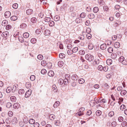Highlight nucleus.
<instances>
[{
	"instance_id": "obj_21",
	"label": "nucleus",
	"mask_w": 127,
	"mask_h": 127,
	"mask_svg": "<svg viewBox=\"0 0 127 127\" xmlns=\"http://www.w3.org/2000/svg\"><path fill=\"white\" fill-rule=\"evenodd\" d=\"M127 93V92L125 90H124L121 91L120 94L124 96L126 95Z\"/></svg>"
},
{
	"instance_id": "obj_57",
	"label": "nucleus",
	"mask_w": 127,
	"mask_h": 127,
	"mask_svg": "<svg viewBox=\"0 0 127 127\" xmlns=\"http://www.w3.org/2000/svg\"><path fill=\"white\" fill-rule=\"evenodd\" d=\"M78 49V48L77 47H75L73 48L72 50L73 52H76L77 51Z\"/></svg>"
},
{
	"instance_id": "obj_34",
	"label": "nucleus",
	"mask_w": 127,
	"mask_h": 127,
	"mask_svg": "<svg viewBox=\"0 0 127 127\" xmlns=\"http://www.w3.org/2000/svg\"><path fill=\"white\" fill-rule=\"evenodd\" d=\"M65 78L67 79L68 80H70V75L68 74H66L64 76Z\"/></svg>"
},
{
	"instance_id": "obj_20",
	"label": "nucleus",
	"mask_w": 127,
	"mask_h": 127,
	"mask_svg": "<svg viewBox=\"0 0 127 127\" xmlns=\"http://www.w3.org/2000/svg\"><path fill=\"white\" fill-rule=\"evenodd\" d=\"M8 24L7 21L6 20H3L2 23L1 25L4 26H5Z\"/></svg>"
},
{
	"instance_id": "obj_59",
	"label": "nucleus",
	"mask_w": 127,
	"mask_h": 127,
	"mask_svg": "<svg viewBox=\"0 0 127 127\" xmlns=\"http://www.w3.org/2000/svg\"><path fill=\"white\" fill-rule=\"evenodd\" d=\"M103 67L101 65H99L97 67L98 69L100 71H102L103 69Z\"/></svg>"
},
{
	"instance_id": "obj_13",
	"label": "nucleus",
	"mask_w": 127,
	"mask_h": 127,
	"mask_svg": "<svg viewBox=\"0 0 127 127\" xmlns=\"http://www.w3.org/2000/svg\"><path fill=\"white\" fill-rule=\"evenodd\" d=\"M24 122L25 124H27L29 122V120L28 118L26 116L24 117L23 118Z\"/></svg>"
},
{
	"instance_id": "obj_19",
	"label": "nucleus",
	"mask_w": 127,
	"mask_h": 127,
	"mask_svg": "<svg viewBox=\"0 0 127 127\" xmlns=\"http://www.w3.org/2000/svg\"><path fill=\"white\" fill-rule=\"evenodd\" d=\"M88 17L90 19H93L95 18V15L91 13L89 14L88 15Z\"/></svg>"
},
{
	"instance_id": "obj_45",
	"label": "nucleus",
	"mask_w": 127,
	"mask_h": 127,
	"mask_svg": "<svg viewBox=\"0 0 127 127\" xmlns=\"http://www.w3.org/2000/svg\"><path fill=\"white\" fill-rule=\"evenodd\" d=\"M75 21L77 23H79L82 21V20L80 18H77L76 19Z\"/></svg>"
},
{
	"instance_id": "obj_60",
	"label": "nucleus",
	"mask_w": 127,
	"mask_h": 127,
	"mask_svg": "<svg viewBox=\"0 0 127 127\" xmlns=\"http://www.w3.org/2000/svg\"><path fill=\"white\" fill-rule=\"evenodd\" d=\"M27 26L26 24L23 23L20 26V27L21 28H25Z\"/></svg>"
},
{
	"instance_id": "obj_37",
	"label": "nucleus",
	"mask_w": 127,
	"mask_h": 127,
	"mask_svg": "<svg viewBox=\"0 0 127 127\" xmlns=\"http://www.w3.org/2000/svg\"><path fill=\"white\" fill-rule=\"evenodd\" d=\"M101 112L100 111L98 110L96 111V114L97 116H99L101 115Z\"/></svg>"
},
{
	"instance_id": "obj_42",
	"label": "nucleus",
	"mask_w": 127,
	"mask_h": 127,
	"mask_svg": "<svg viewBox=\"0 0 127 127\" xmlns=\"http://www.w3.org/2000/svg\"><path fill=\"white\" fill-rule=\"evenodd\" d=\"M108 51L109 53H112L113 51V49L112 47H110L108 48Z\"/></svg>"
},
{
	"instance_id": "obj_55",
	"label": "nucleus",
	"mask_w": 127,
	"mask_h": 127,
	"mask_svg": "<svg viewBox=\"0 0 127 127\" xmlns=\"http://www.w3.org/2000/svg\"><path fill=\"white\" fill-rule=\"evenodd\" d=\"M36 39L34 38H32L31 39V42L32 43H35L36 42Z\"/></svg>"
},
{
	"instance_id": "obj_17",
	"label": "nucleus",
	"mask_w": 127,
	"mask_h": 127,
	"mask_svg": "<svg viewBox=\"0 0 127 127\" xmlns=\"http://www.w3.org/2000/svg\"><path fill=\"white\" fill-rule=\"evenodd\" d=\"M60 102L59 101H56L53 105V107L54 108H56L57 106H58L60 104Z\"/></svg>"
},
{
	"instance_id": "obj_25",
	"label": "nucleus",
	"mask_w": 127,
	"mask_h": 127,
	"mask_svg": "<svg viewBox=\"0 0 127 127\" xmlns=\"http://www.w3.org/2000/svg\"><path fill=\"white\" fill-rule=\"evenodd\" d=\"M64 64V62L62 61H59L58 63V65L60 67L62 66Z\"/></svg>"
},
{
	"instance_id": "obj_56",
	"label": "nucleus",
	"mask_w": 127,
	"mask_h": 127,
	"mask_svg": "<svg viewBox=\"0 0 127 127\" xmlns=\"http://www.w3.org/2000/svg\"><path fill=\"white\" fill-rule=\"evenodd\" d=\"M47 72L46 70L44 69H42L41 71V73L42 74H45Z\"/></svg>"
},
{
	"instance_id": "obj_58",
	"label": "nucleus",
	"mask_w": 127,
	"mask_h": 127,
	"mask_svg": "<svg viewBox=\"0 0 127 127\" xmlns=\"http://www.w3.org/2000/svg\"><path fill=\"white\" fill-rule=\"evenodd\" d=\"M11 28V26L10 25H7L6 27V29L7 30H9Z\"/></svg>"
},
{
	"instance_id": "obj_28",
	"label": "nucleus",
	"mask_w": 127,
	"mask_h": 127,
	"mask_svg": "<svg viewBox=\"0 0 127 127\" xmlns=\"http://www.w3.org/2000/svg\"><path fill=\"white\" fill-rule=\"evenodd\" d=\"M53 91L54 92H57V89L55 85H53L52 86Z\"/></svg>"
},
{
	"instance_id": "obj_30",
	"label": "nucleus",
	"mask_w": 127,
	"mask_h": 127,
	"mask_svg": "<svg viewBox=\"0 0 127 127\" xmlns=\"http://www.w3.org/2000/svg\"><path fill=\"white\" fill-rule=\"evenodd\" d=\"M79 52L80 55H84L85 53V51L83 50H80Z\"/></svg>"
},
{
	"instance_id": "obj_41",
	"label": "nucleus",
	"mask_w": 127,
	"mask_h": 127,
	"mask_svg": "<svg viewBox=\"0 0 127 127\" xmlns=\"http://www.w3.org/2000/svg\"><path fill=\"white\" fill-rule=\"evenodd\" d=\"M67 53L69 55H71L73 54V52L72 50H69L67 51Z\"/></svg>"
},
{
	"instance_id": "obj_29",
	"label": "nucleus",
	"mask_w": 127,
	"mask_h": 127,
	"mask_svg": "<svg viewBox=\"0 0 127 127\" xmlns=\"http://www.w3.org/2000/svg\"><path fill=\"white\" fill-rule=\"evenodd\" d=\"M99 10V9L98 7H94L93 9V11L95 13L97 12Z\"/></svg>"
},
{
	"instance_id": "obj_1",
	"label": "nucleus",
	"mask_w": 127,
	"mask_h": 127,
	"mask_svg": "<svg viewBox=\"0 0 127 127\" xmlns=\"http://www.w3.org/2000/svg\"><path fill=\"white\" fill-rule=\"evenodd\" d=\"M85 58L86 60L89 62L92 61L94 59L93 56L90 54L86 55L85 56Z\"/></svg>"
},
{
	"instance_id": "obj_64",
	"label": "nucleus",
	"mask_w": 127,
	"mask_h": 127,
	"mask_svg": "<svg viewBox=\"0 0 127 127\" xmlns=\"http://www.w3.org/2000/svg\"><path fill=\"white\" fill-rule=\"evenodd\" d=\"M11 88L10 87L7 88L6 89V92L7 93H9L11 91Z\"/></svg>"
},
{
	"instance_id": "obj_31",
	"label": "nucleus",
	"mask_w": 127,
	"mask_h": 127,
	"mask_svg": "<svg viewBox=\"0 0 127 127\" xmlns=\"http://www.w3.org/2000/svg\"><path fill=\"white\" fill-rule=\"evenodd\" d=\"M78 82L80 84H82L85 82V80L83 78H81L78 80Z\"/></svg>"
},
{
	"instance_id": "obj_5",
	"label": "nucleus",
	"mask_w": 127,
	"mask_h": 127,
	"mask_svg": "<svg viewBox=\"0 0 127 127\" xmlns=\"http://www.w3.org/2000/svg\"><path fill=\"white\" fill-rule=\"evenodd\" d=\"M33 12V10L31 9H29L26 10L27 14L28 15H30L32 14Z\"/></svg>"
},
{
	"instance_id": "obj_38",
	"label": "nucleus",
	"mask_w": 127,
	"mask_h": 127,
	"mask_svg": "<svg viewBox=\"0 0 127 127\" xmlns=\"http://www.w3.org/2000/svg\"><path fill=\"white\" fill-rule=\"evenodd\" d=\"M12 104L9 102H7L6 104V107L8 108H10L12 106Z\"/></svg>"
},
{
	"instance_id": "obj_46",
	"label": "nucleus",
	"mask_w": 127,
	"mask_h": 127,
	"mask_svg": "<svg viewBox=\"0 0 127 127\" xmlns=\"http://www.w3.org/2000/svg\"><path fill=\"white\" fill-rule=\"evenodd\" d=\"M31 21L32 23H35L36 21V19L35 17L32 18L31 19Z\"/></svg>"
},
{
	"instance_id": "obj_23",
	"label": "nucleus",
	"mask_w": 127,
	"mask_h": 127,
	"mask_svg": "<svg viewBox=\"0 0 127 127\" xmlns=\"http://www.w3.org/2000/svg\"><path fill=\"white\" fill-rule=\"evenodd\" d=\"M25 91L23 89H21L19 90L18 93L19 94L22 95L24 93Z\"/></svg>"
},
{
	"instance_id": "obj_3",
	"label": "nucleus",
	"mask_w": 127,
	"mask_h": 127,
	"mask_svg": "<svg viewBox=\"0 0 127 127\" xmlns=\"http://www.w3.org/2000/svg\"><path fill=\"white\" fill-rule=\"evenodd\" d=\"M125 58L123 56H121L119 58V61L120 62L122 63V64L124 65L126 64V63H125L124 62H123L124 61Z\"/></svg>"
},
{
	"instance_id": "obj_14",
	"label": "nucleus",
	"mask_w": 127,
	"mask_h": 127,
	"mask_svg": "<svg viewBox=\"0 0 127 127\" xmlns=\"http://www.w3.org/2000/svg\"><path fill=\"white\" fill-rule=\"evenodd\" d=\"M18 85L17 84H14L13 86V89L12 90V92H14L18 88Z\"/></svg>"
},
{
	"instance_id": "obj_35",
	"label": "nucleus",
	"mask_w": 127,
	"mask_h": 127,
	"mask_svg": "<svg viewBox=\"0 0 127 127\" xmlns=\"http://www.w3.org/2000/svg\"><path fill=\"white\" fill-rule=\"evenodd\" d=\"M41 65L43 66H45L47 64L45 60H43L41 62Z\"/></svg>"
},
{
	"instance_id": "obj_15",
	"label": "nucleus",
	"mask_w": 127,
	"mask_h": 127,
	"mask_svg": "<svg viewBox=\"0 0 127 127\" xmlns=\"http://www.w3.org/2000/svg\"><path fill=\"white\" fill-rule=\"evenodd\" d=\"M54 72L52 70H50L48 73V75L50 77H52L54 75Z\"/></svg>"
},
{
	"instance_id": "obj_8",
	"label": "nucleus",
	"mask_w": 127,
	"mask_h": 127,
	"mask_svg": "<svg viewBox=\"0 0 127 127\" xmlns=\"http://www.w3.org/2000/svg\"><path fill=\"white\" fill-rule=\"evenodd\" d=\"M51 32L49 30H46L44 32V34L45 35H49L50 34Z\"/></svg>"
},
{
	"instance_id": "obj_36",
	"label": "nucleus",
	"mask_w": 127,
	"mask_h": 127,
	"mask_svg": "<svg viewBox=\"0 0 127 127\" xmlns=\"http://www.w3.org/2000/svg\"><path fill=\"white\" fill-rule=\"evenodd\" d=\"M17 19V17L15 16H13L11 17L10 19L12 21H15Z\"/></svg>"
},
{
	"instance_id": "obj_63",
	"label": "nucleus",
	"mask_w": 127,
	"mask_h": 127,
	"mask_svg": "<svg viewBox=\"0 0 127 127\" xmlns=\"http://www.w3.org/2000/svg\"><path fill=\"white\" fill-rule=\"evenodd\" d=\"M108 69V67L107 66H104L103 67V69L104 71L106 72L107 71Z\"/></svg>"
},
{
	"instance_id": "obj_50",
	"label": "nucleus",
	"mask_w": 127,
	"mask_h": 127,
	"mask_svg": "<svg viewBox=\"0 0 127 127\" xmlns=\"http://www.w3.org/2000/svg\"><path fill=\"white\" fill-rule=\"evenodd\" d=\"M59 57L60 58L63 59L65 57V55L63 53H60L59 55Z\"/></svg>"
},
{
	"instance_id": "obj_4",
	"label": "nucleus",
	"mask_w": 127,
	"mask_h": 127,
	"mask_svg": "<svg viewBox=\"0 0 127 127\" xmlns=\"http://www.w3.org/2000/svg\"><path fill=\"white\" fill-rule=\"evenodd\" d=\"M9 35V32L7 31H6L5 32H3L1 34V36L3 37H5L7 38L6 37H7Z\"/></svg>"
},
{
	"instance_id": "obj_7",
	"label": "nucleus",
	"mask_w": 127,
	"mask_h": 127,
	"mask_svg": "<svg viewBox=\"0 0 127 127\" xmlns=\"http://www.w3.org/2000/svg\"><path fill=\"white\" fill-rule=\"evenodd\" d=\"M20 104L18 103H15L13 105V108L15 109H18L20 107Z\"/></svg>"
},
{
	"instance_id": "obj_12",
	"label": "nucleus",
	"mask_w": 127,
	"mask_h": 127,
	"mask_svg": "<svg viewBox=\"0 0 127 127\" xmlns=\"http://www.w3.org/2000/svg\"><path fill=\"white\" fill-rule=\"evenodd\" d=\"M120 44L118 42H116L114 45V47L116 48H118L120 47Z\"/></svg>"
},
{
	"instance_id": "obj_39",
	"label": "nucleus",
	"mask_w": 127,
	"mask_h": 127,
	"mask_svg": "<svg viewBox=\"0 0 127 127\" xmlns=\"http://www.w3.org/2000/svg\"><path fill=\"white\" fill-rule=\"evenodd\" d=\"M51 18L50 17H46L44 19V21L46 22H49L51 21Z\"/></svg>"
},
{
	"instance_id": "obj_6",
	"label": "nucleus",
	"mask_w": 127,
	"mask_h": 127,
	"mask_svg": "<svg viewBox=\"0 0 127 127\" xmlns=\"http://www.w3.org/2000/svg\"><path fill=\"white\" fill-rule=\"evenodd\" d=\"M4 15L6 18H8L11 15V13L9 11H7L5 13Z\"/></svg>"
},
{
	"instance_id": "obj_11",
	"label": "nucleus",
	"mask_w": 127,
	"mask_h": 127,
	"mask_svg": "<svg viewBox=\"0 0 127 127\" xmlns=\"http://www.w3.org/2000/svg\"><path fill=\"white\" fill-rule=\"evenodd\" d=\"M106 44H103L100 45V48L101 49L104 50L106 48Z\"/></svg>"
},
{
	"instance_id": "obj_24",
	"label": "nucleus",
	"mask_w": 127,
	"mask_h": 127,
	"mask_svg": "<svg viewBox=\"0 0 127 127\" xmlns=\"http://www.w3.org/2000/svg\"><path fill=\"white\" fill-rule=\"evenodd\" d=\"M12 123L15 124L18 122V120L17 118L16 117L14 118L12 121Z\"/></svg>"
},
{
	"instance_id": "obj_9",
	"label": "nucleus",
	"mask_w": 127,
	"mask_h": 127,
	"mask_svg": "<svg viewBox=\"0 0 127 127\" xmlns=\"http://www.w3.org/2000/svg\"><path fill=\"white\" fill-rule=\"evenodd\" d=\"M71 78L73 80H77L78 78V77L76 74H74L71 76Z\"/></svg>"
},
{
	"instance_id": "obj_18",
	"label": "nucleus",
	"mask_w": 127,
	"mask_h": 127,
	"mask_svg": "<svg viewBox=\"0 0 127 127\" xmlns=\"http://www.w3.org/2000/svg\"><path fill=\"white\" fill-rule=\"evenodd\" d=\"M106 63L108 65H111L112 63V60L111 59H108L106 61Z\"/></svg>"
},
{
	"instance_id": "obj_54",
	"label": "nucleus",
	"mask_w": 127,
	"mask_h": 127,
	"mask_svg": "<svg viewBox=\"0 0 127 127\" xmlns=\"http://www.w3.org/2000/svg\"><path fill=\"white\" fill-rule=\"evenodd\" d=\"M86 16V13L84 12L82 13L80 15V17H81L82 18H84Z\"/></svg>"
},
{
	"instance_id": "obj_32",
	"label": "nucleus",
	"mask_w": 127,
	"mask_h": 127,
	"mask_svg": "<svg viewBox=\"0 0 127 127\" xmlns=\"http://www.w3.org/2000/svg\"><path fill=\"white\" fill-rule=\"evenodd\" d=\"M29 122L30 124H33L34 123L35 121L34 119H31L29 120Z\"/></svg>"
},
{
	"instance_id": "obj_40",
	"label": "nucleus",
	"mask_w": 127,
	"mask_h": 127,
	"mask_svg": "<svg viewBox=\"0 0 127 127\" xmlns=\"http://www.w3.org/2000/svg\"><path fill=\"white\" fill-rule=\"evenodd\" d=\"M58 83L60 85H62L64 83L63 79L62 78L58 80Z\"/></svg>"
},
{
	"instance_id": "obj_48",
	"label": "nucleus",
	"mask_w": 127,
	"mask_h": 127,
	"mask_svg": "<svg viewBox=\"0 0 127 127\" xmlns=\"http://www.w3.org/2000/svg\"><path fill=\"white\" fill-rule=\"evenodd\" d=\"M114 114V112L113 111H111L109 113V116L110 117H112Z\"/></svg>"
},
{
	"instance_id": "obj_33",
	"label": "nucleus",
	"mask_w": 127,
	"mask_h": 127,
	"mask_svg": "<svg viewBox=\"0 0 127 127\" xmlns=\"http://www.w3.org/2000/svg\"><path fill=\"white\" fill-rule=\"evenodd\" d=\"M127 125V123L125 121H124L121 123V126L123 127L126 126Z\"/></svg>"
},
{
	"instance_id": "obj_52",
	"label": "nucleus",
	"mask_w": 127,
	"mask_h": 127,
	"mask_svg": "<svg viewBox=\"0 0 127 127\" xmlns=\"http://www.w3.org/2000/svg\"><path fill=\"white\" fill-rule=\"evenodd\" d=\"M18 6V4L17 3H15L13 4L12 5L13 7L15 9H17Z\"/></svg>"
},
{
	"instance_id": "obj_62",
	"label": "nucleus",
	"mask_w": 127,
	"mask_h": 127,
	"mask_svg": "<svg viewBox=\"0 0 127 127\" xmlns=\"http://www.w3.org/2000/svg\"><path fill=\"white\" fill-rule=\"evenodd\" d=\"M35 79V76L34 75H32L30 77V79L32 81L34 80Z\"/></svg>"
},
{
	"instance_id": "obj_49",
	"label": "nucleus",
	"mask_w": 127,
	"mask_h": 127,
	"mask_svg": "<svg viewBox=\"0 0 127 127\" xmlns=\"http://www.w3.org/2000/svg\"><path fill=\"white\" fill-rule=\"evenodd\" d=\"M49 25L50 27L53 26L54 24V21H50L49 23Z\"/></svg>"
},
{
	"instance_id": "obj_44",
	"label": "nucleus",
	"mask_w": 127,
	"mask_h": 127,
	"mask_svg": "<svg viewBox=\"0 0 127 127\" xmlns=\"http://www.w3.org/2000/svg\"><path fill=\"white\" fill-rule=\"evenodd\" d=\"M26 86L27 88H29L31 87V84L30 83L27 82L26 84Z\"/></svg>"
},
{
	"instance_id": "obj_61",
	"label": "nucleus",
	"mask_w": 127,
	"mask_h": 127,
	"mask_svg": "<svg viewBox=\"0 0 127 127\" xmlns=\"http://www.w3.org/2000/svg\"><path fill=\"white\" fill-rule=\"evenodd\" d=\"M19 41L21 42H23L24 41V39L22 37H19Z\"/></svg>"
},
{
	"instance_id": "obj_27",
	"label": "nucleus",
	"mask_w": 127,
	"mask_h": 127,
	"mask_svg": "<svg viewBox=\"0 0 127 127\" xmlns=\"http://www.w3.org/2000/svg\"><path fill=\"white\" fill-rule=\"evenodd\" d=\"M29 34L27 32L24 33L23 34V36L25 38H28L29 37Z\"/></svg>"
},
{
	"instance_id": "obj_2",
	"label": "nucleus",
	"mask_w": 127,
	"mask_h": 127,
	"mask_svg": "<svg viewBox=\"0 0 127 127\" xmlns=\"http://www.w3.org/2000/svg\"><path fill=\"white\" fill-rule=\"evenodd\" d=\"M32 91L31 90H29L26 93L25 96L26 98L29 97L31 94Z\"/></svg>"
},
{
	"instance_id": "obj_16",
	"label": "nucleus",
	"mask_w": 127,
	"mask_h": 127,
	"mask_svg": "<svg viewBox=\"0 0 127 127\" xmlns=\"http://www.w3.org/2000/svg\"><path fill=\"white\" fill-rule=\"evenodd\" d=\"M117 56V55L116 53H113L111 54V57L112 59H115L116 58Z\"/></svg>"
},
{
	"instance_id": "obj_26",
	"label": "nucleus",
	"mask_w": 127,
	"mask_h": 127,
	"mask_svg": "<svg viewBox=\"0 0 127 127\" xmlns=\"http://www.w3.org/2000/svg\"><path fill=\"white\" fill-rule=\"evenodd\" d=\"M70 81V80H68L67 79L65 78L64 79V80H63L64 83L65 85L66 84L67 85L69 83Z\"/></svg>"
},
{
	"instance_id": "obj_22",
	"label": "nucleus",
	"mask_w": 127,
	"mask_h": 127,
	"mask_svg": "<svg viewBox=\"0 0 127 127\" xmlns=\"http://www.w3.org/2000/svg\"><path fill=\"white\" fill-rule=\"evenodd\" d=\"M10 99L11 100L12 102H15L16 100V97L14 96H11L10 98Z\"/></svg>"
},
{
	"instance_id": "obj_53",
	"label": "nucleus",
	"mask_w": 127,
	"mask_h": 127,
	"mask_svg": "<svg viewBox=\"0 0 127 127\" xmlns=\"http://www.w3.org/2000/svg\"><path fill=\"white\" fill-rule=\"evenodd\" d=\"M117 123L116 122L114 121L111 123V126L113 127H115L117 125Z\"/></svg>"
},
{
	"instance_id": "obj_10",
	"label": "nucleus",
	"mask_w": 127,
	"mask_h": 127,
	"mask_svg": "<svg viewBox=\"0 0 127 127\" xmlns=\"http://www.w3.org/2000/svg\"><path fill=\"white\" fill-rule=\"evenodd\" d=\"M94 47V45L92 43H89L88 47L89 49L92 50L93 48Z\"/></svg>"
},
{
	"instance_id": "obj_43",
	"label": "nucleus",
	"mask_w": 127,
	"mask_h": 127,
	"mask_svg": "<svg viewBox=\"0 0 127 127\" xmlns=\"http://www.w3.org/2000/svg\"><path fill=\"white\" fill-rule=\"evenodd\" d=\"M37 58L39 60H41L43 58V56L41 55H39L37 56Z\"/></svg>"
},
{
	"instance_id": "obj_47",
	"label": "nucleus",
	"mask_w": 127,
	"mask_h": 127,
	"mask_svg": "<svg viewBox=\"0 0 127 127\" xmlns=\"http://www.w3.org/2000/svg\"><path fill=\"white\" fill-rule=\"evenodd\" d=\"M84 113L82 112H80V111L76 114V115L77 116H80L84 115Z\"/></svg>"
},
{
	"instance_id": "obj_51",
	"label": "nucleus",
	"mask_w": 127,
	"mask_h": 127,
	"mask_svg": "<svg viewBox=\"0 0 127 127\" xmlns=\"http://www.w3.org/2000/svg\"><path fill=\"white\" fill-rule=\"evenodd\" d=\"M13 112L11 111H9L8 113V115L10 117H11L13 116Z\"/></svg>"
}]
</instances>
